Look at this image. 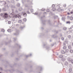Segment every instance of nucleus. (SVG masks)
Returning a JSON list of instances; mask_svg holds the SVG:
<instances>
[{"label":"nucleus","instance_id":"nucleus-1","mask_svg":"<svg viewBox=\"0 0 73 73\" xmlns=\"http://www.w3.org/2000/svg\"><path fill=\"white\" fill-rule=\"evenodd\" d=\"M0 15L1 16H3V17H4L5 19H7L8 17V15L7 13H5L4 14L1 13Z\"/></svg>","mask_w":73,"mask_h":73},{"label":"nucleus","instance_id":"nucleus-2","mask_svg":"<svg viewBox=\"0 0 73 73\" xmlns=\"http://www.w3.org/2000/svg\"><path fill=\"white\" fill-rule=\"evenodd\" d=\"M45 17V15H44L42 16L41 17L40 19V21H42V24H43V25H45V21H46L45 20L43 21V20H42V19H43V18H44Z\"/></svg>","mask_w":73,"mask_h":73},{"label":"nucleus","instance_id":"nucleus-3","mask_svg":"<svg viewBox=\"0 0 73 73\" xmlns=\"http://www.w3.org/2000/svg\"><path fill=\"white\" fill-rule=\"evenodd\" d=\"M15 46H17V47L18 48V49H17V50L16 51V53H18V52H19V51H18L19 50V49H20V48H21V46L17 43H16L15 44Z\"/></svg>","mask_w":73,"mask_h":73},{"label":"nucleus","instance_id":"nucleus-4","mask_svg":"<svg viewBox=\"0 0 73 73\" xmlns=\"http://www.w3.org/2000/svg\"><path fill=\"white\" fill-rule=\"evenodd\" d=\"M19 30H18L16 31V33H14V35L17 36H18V35H19Z\"/></svg>","mask_w":73,"mask_h":73},{"label":"nucleus","instance_id":"nucleus-5","mask_svg":"<svg viewBox=\"0 0 73 73\" xmlns=\"http://www.w3.org/2000/svg\"><path fill=\"white\" fill-rule=\"evenodd\" d=\"M30 0H22L21 1L23 3V4H24V2H26V1H27V2H28Z\"/></svg>","mask_w":73,"mask_h":73},{"label":"nucleus","instance_id":"nucleus-6","mask_svg":"<svg viewBox=\"0 0 73 73\" xmlns=\"http://www.w3.org/2000/svg\"><path fill=\"white\" fill-rule=\"evenodd\" d=\"M52 38H57V37H58V36L57 35L55 36V35H53L52 36Z\"/></svg>","mask_w":73,"mask_h":73},{"label":"nucleus","instance_id":"nucleus-7","mask_svg":"<svg viewBox=\"0 0 73 73\" xmlns=\"http://www.w3.org/2000/svg\"><path fill=\"white\" fill-rule=\"evenodd\" d=\"M46 49L47 50H50V47L46 46Z\"/></svg>","mask_w":73,"mask_h":73},{"label":"nucleus","instance_id":"nucleus-8","mask_svg":"<svg viewBox=\"0 0 73 73\" xmlns=\"http://www.w3.org/2000/svg\"><path fill=\"white\" fill-rule=\"evenodd\" d=\"M72 58L70 57H69L67 58V60L69 62H70V61H71V60H72Z\"/></svg>","mask_w":73,"mask_h":73},{"label":"nucleus","instance_id":"nucleus-9","mask_svg":"<svg viewBox=\"0 0 73 73\" xmlns=\"http://www.w3.org/2000/svg\"><path fill=\"white\" fill-rule=\"evenodd\" d=\"M65 65L66 66H68V62H65L64 63Z\"/></svg>","mask_w":73,"mask_h":73},{"label":"nucleus","instance_id":"nucleus-10","mask_svg":"<svg viewBox=\"0 0 73 73\" xmlns=\"http://www.w3.org/2000/svg\"><path fill=\"white\" fill-rule=\"evenodd\" d=\"M69 71L70 72H71V73H72V69L71 68H70L69 69Z\"/></svg>","mask_w":73,"mask_h":73},{"label":"nucleus","instance_id":"nucleus-11","mask_svg":"<svg viewBox=\"0 0 73 73\" xmlns=\"http://www.w3.org/2000/svg\"><path fill=\"white\" fill-rule=\"evenodd\" d=\"M25 27V26H21L20 27V29L21 30H22Z\"/></svg>","mask_w":73,"mask_h":73},{"label":"nucleus","instance_id":"nucleus-12","mask_svg":"<svg viewBox=\"0 0 73 73\" xmlns=\"http://www.w3.org/2000/svg\"><path fill=\"white\" fill-rule=\"evenodd\" d=\"M17 6L18 7H19L20 6V3H18L17 4Z\"/></svg>","mask_w":73,"mask_h":73},{"label":"nucleus","instance_id":"nucleus-13","mask_svg":"<svg viewBox=\"0 0 73 73\" xmlns=\"http://www.w3.org/2000/svg\"><path fill=\"white\" fill-rule=\"evenodd\" d=\"M68 48L69 49H72V46L70 45L68 46Z\"/></svg>","mask_w":73,"mask_h":73},{"label":"nucleus","instance_id":"nucleus-14","mask_svg":"<svg viewBox=\"0 0 73 73\" xmlns=\"http://www.w3.org/2000/svg\"><path fill=\"white\" fill-rule=\"evenodd\" d=\"M27 16V13H25L23 14V16L25 17H26Z\"/></svg>","mask_w":73,"mask_h":73},{"label":"nucleus","instance_id":"nucleus-15","mask_svg":"<svg viewBox=\"0 0 73 73\" xmlns=\"http://www.w3.org/2000/svg\"><path fill=\"white\" fill-rule=\"evenodd\" d=\"M59 58H62L63 57V55H60V56H59Z\"/></svg>","mask_w":73,"mask_h":73},{"label":"nucleus","instance_id":"nucleus-16","mask_svg":"<svg viewBox=\"0 0 73 73\" xmlns=\"http://www.w3.org/2000/svg\"><path fill=\"white\" fill-rule=\"evenodd\" d=\"M70 20H73V17L72 16H71L70 18Z\"/></svg>","mask_w":73,"mask_h":73},{"label":"nucleus","instance_id":"nucleus-17","mask_svg":"<svg viewBox=\"0 0 73 73\" xmlns=\"http://www.w3.org/2000/svg\"><path fill=\"white\" fill-rule=\"evenodd\" d=\"M31 55L32 54H31L29 55H26V57H29V56H31Z\"/></svg>","mask_w":73,"mask_h":73},{"label":"nucleus","instance_id":"nucleus-18","mask_svg":"<svg viewBox=\"0 0 73 73\" xmlns=\"http://www.w3.org/2000/svg\"><path fill=\"white\" fill-rule=\"evenodd\" d=\"M55 7V5L54 4H53L52 5V9H53V8H54V7Z\"/></svg>","mask_w":73,"mask_h":73},{"label":"nucleus","instance_id":"nucleus-19","mask_svg":"<svg viewBox=\"0 0 73 73\" xmlns=\"http://www.w3.org/2000/svg\"><path fill=\"white\" fill-rule=\"evenodd\" d=\"M68 38H72V36L71 35H69L68 36Z\"/></svg>","mask_w":73,"mask_h":73},{"label":"nucleus","instance_id":"nucleus-20","mask_svg":"<svg viewBox=\"0 0 73 73\" xmlns=\"http://www.w3.org/2000/svg\"><path fill=\"white\" fill-rule=\"evenodd\" d=\"M18 17L19 18V19H21V16L20 15H18Z\"/></svg>","mask_w":73,"mask_h":73},{"label":"nucleus","instance_id":"nucleus-21","mask_svg":"<svg viewBox=\"0 0 73 73\" xmlns=\"http://www.w3.org/2000/svg\"><path fill=\"white\" fill-rule=\"evenodd\" d=\"M15 6H14L13 5H12L11 6V7L12 8H15Z\"/></svg>","mask_w":73,"mask_h":73},{"label":"nucleus","instance_id":"nucleus-22","mask_svg":"<svg viewBox=\"0 0 73 73\" xmlns=\"http://www.w3.org/2000/svg\"><path fill=\"white\" fill-rule=\"evenodd\" d=\"M70 62H71V64H73V59H72L71 60V61H70Z\"/></svg>","mask_w":73,"mask_h":73},{"label":"nucleus","instance_id":"nucleus-23","mask_svg":"<svg viewBox=\"0 0 73 73\" xmlns=\"http://www.w3.org/2000/svg\"><path fill=\"white\" fill-rule=\"evenodd\" d=\"M1 32H5V30L4 29H2L1 30Z\"/></svg>","mask_w":73,"mask_h":73},{"label":"nucleus","instance_id":"nucleus-24","mask_svg":"<svg viewBox=\"0 0 73 73\" xmlns=\"http://www.w3.org/2000/svg\"><path fill=\"white\" fill-rule=\"evenodd\" d=\"M70 23V21H67L66 22V24H69Z\"/></svg>","mask_w":73,"mask_h":73},{"label":"nucleus","instance_id":"nucleus-25","mask_svg":"<svg viewBox=\"0 0 73 73\" xmlns=\"http://www.w3.org/2000/svg\"><path fill=\"white\" fill-rule=\"evenodd\" d=\"M11 3H13H13H15V1L13 0H12L11 1Z\"/></svg>","mask_w":73,"mask_h":73},{"label":"nucleus","instance_id":"nucleus-26","mask_svg":"<svg viewBox=\"0 0 73 73\" xmlns=\"http://www.w3.org/2000/svg\"><path fill=\"white\" fill-rule=\"evenodd\" d=\"M67 29V28H66V27H64L63 28V29L64 30V31H66V30Z\"/></svg>","mask_w":73,"mask_h":73},{"label":"nucleus","instance_id":"nucleus-27","mask_svg":"<svg viewBox=\"0 0 73 73\" xmlns=\"http://www.w3.org/2000/svg\"><path fill=\"white\" fill-rule=\"evenodd\" d=\"M47 43L46 42L45 43H44V45H43V46H45L46 45H47Z\"/></svg>","mask_w":73,"mask_h":73},{"label":"nucleus","instance_id":"nucleus-28","mask_svg":"<svg viewBox=\"0 0 73 73\" xmlns=\"http://www.w3.org/2000/svg\"><path fill=\"white\" fill-rule=\"evenodd\" d=\"M23 21H27V19H26V18H24L23 19Z\"/></svg>","mask_w":73,"mask_h":73},{"label":"nucleus","instance_id":"nucleus-29","mask_svg":"<svg viewBox=\"0 0 73 73\" xmlns=\"http://www.w3.org/2000/svg\"><path fill=\"white\" fill-rule=\"evenodd\" d=\"M48 24L50 25H50L51 24L50 21V20H49L48 21Z\"/></svg>","mask_w":73,"mask_h":73},{"label":"nucleus","instance_id":"nucleus-30","mask_svg":"<svg viewBox=\"0 0 73 73\" xmlns=\"http://www.w3.org/2000/svg\"><path fill=\"white\" fill-rule=\"evenodd\" d=\"M15 13L13 12H12V13H11V15H14Z\"/></svg>","mask_w":73,"mask_h":73},{"label":"nucleus","instance_id":"nucleus-31","mask_svg":"<svg viewBox=\"0 0 73 73\" xmlns=\"http://www.w3.org/2000/svg\"><path fill=\"white\" fill-rule=\"evenodd\" d=\"M70 53H73V50H70Z\"/></svg>","mask_w":73,"mask_h":73},{"label":"nucleus","instance_id":"nucleus-32","mask_svg":"<svg viewBox=\"0 0 73 73\" xmlns=\"http://www.w3.org/2000/svg\"><path fill=\"white\" fill-rule=\"evenodd\" d=\"M44 35L42 33H40V37H41L42 36H44Z\"/></svg>","mask_w":73,"mask_h":73},{"label":"nucleus","instance_id":"nucleus-33","mask_svg":"<svg viewBox=\"0 0 73 73\" xmlns=\"http://www.w3.org/2000/svg\"><path fill=\"white\" fill-rule=\"evenodd\" d=\"M30 11L31 13L33 12V9H31Z\"/></svg>","mask_w":73,"mask_h":73},{"label":"nucleus","instance_id":"nucleus-34","mask_svg":"<svg viewBox=\"0 0 73 73\" xmlns=\"http://www.w3.org/2000/svg\"><path fill=\"white\" fill-rule=\"evenodd\" d=\"M3 11H5V8H3Z\"/></svg>","mask_w":73,"mask_h":73},{"label":"nucleus","instance_id":"nucleus-35","mask_svg":"<svg viewBox=\"0 0 73 73\" xmlns=\"http://www.w3.org/2000/svg\"><path fill=\"white\" fill-rule=\"evenodd\" d=\"M13 38L14 40V41H15L17 40V38Z\"/></svg>","mask_w":73,"mask_h":73},{"label":"nucleus","instance_id":"nucleus-36","mask_svg":"<svg viewBox=\"0 0 73 73\" xmlns=\"http://www.w3.org/2000/svg\"><path fill=\"white\" fill-rule=\"evenodd\" d=\"M11 21H9L8 22V24H11Z\"/></svg>","mask_w":73,"mask_h":73},{"label":"nucleus","instance_id":"nucleus-37","mask_svg":"<svg viewBox=\"0 0 73 73\" xmlns=\"http://www.w3.org/2000/svg\"><path fill=\"white\" fill-rule=\"evenodd\" d=\"M18 22L19 23H21V22H22V21H21V20H19L18 21Z\"/></svg>","mask_w":73,"mask_h":73},{"label":"nucleus","instance_id":"nucleus-38","mask_svg":"<svg viewBox=\"0 0 73 73\" xmlns=\"http://www.w3.org/2000/svg\"><path fill=\"white\" fill-rule=\"evenodd\" d=\"M66 47L65 46H64V47H63V49H66Z\"/></svg>","mask_w":73,"mask_h":73},{"label":"nucleus","instance_id":"nucleus-39","mask_svg":"<svg viewBox=\"0 0 73 73\" xmlns=\"http://www.w3.org/2000/svg\"><path fill=\"white\" fill-rule=\"evenodd\" d=\"M65 58H63L62 59V61H65Z\"/></svg>","mask_w":73,"mask_h":73},{"label":"nucleus","instance_id":"nucleus-40","mask_svg":"<svg viewBox=\"0 0 73 73\" xmlns=\"http://www.w3.org/2000/svg\"><path fill=\"white\" fill-rule=\"evenodd\" d=\"M61 39L62 40H64V38L63 37H62Z\"/></svg>","mask_w":73,"mask_h":73},{"label":"nucleus","instance_id":"nucleus-41","mask_svg":"<svg viewBox=\"0 0 73 73\" xmlns=\"http://www.w3.org/2000/svg\"><path fill=\"white\" fill-rule=\"evenodd\" d=\"M27 13L28 14H30V13L29 12V11H27Z\"/></svg>","mask_w":73,"mask_h":73},{"label":"nucleus","instance_id":"nucleus-42","mask_svg":"<svg viewBox=\"0 0 73 73\" xmlns=\"http://www.w3.org/2000/svg\"><path fill=\"white\" fill-rule=\"evenodd\" d=\"M35 15H38V13H34Z\"/></svg>","mask_w":73,"mask_h":73},{"label":"nucleus","instance_id":"nucleus-43","mask_svg":"<svg viewBox=\"0 0 73 73\" xmlns=\"http://www.w3.org/2000/svg\"><path fill=\"white\" fill-rule=\"evenodd\" d=\"M40 71H41V70H42V67H40Z\"/></svg>","mask_w":73,"mask_h":73},{"label":"nucleus","instance_id":"nucleus-44","mask_svg":"<svg viewBox=\"0 0 73 73\" xmlns=\"http://www.w3.org/2000/svg\"><path fill=\"white\" fill-rule=\"evenodd\" d=\"M46 11L47 12H49V9H47Z\"/></svg>","mask_w":73,"mask_h":73},{"label":"nucleus","instance_id":"nucleus-45","mask_svg":"<svg viewBox=\"0 0 73 73\" xmlns=\"http://www.w3.org/2000/svg\"><path fill=\"white\" fill-rule=\"evenodd\" d=\"M21 9H22V8H20L19 9V11H21Z\"/></svg>","mask_w":73,"mask_h":73},{"label":"nucleus","instance_id":"nucleus-46","mask_svg":"<svg viewBox=\"0 0 73 73\" xmlns=\"http://www.w3.org/2000/svg\"><path fill=\"white\" fill-rule=\"evenodd\" d=\"M15 13H18V11H17V10H16V11H15Z\"/></svg>","mask_w":73,"mask_h":73},{"label":"nucleus","instance_id":"nucleus-47","mask_svg":"<svg viewBox=\"0 0 73 73\" xmlns=\"http://www.w3.org/2000/svg\"><path fill=\"white\" fill-rule=\"evenodd\" d=\"M64 19L65 18H64V17H62V20H64Z\"/></svg>","mask_w":73,"mask_h":73},{"label":"nucleus","instance_id":"nucleus-48","mask_svg":"<svg viewBox=\"0 0 73 73\" xmlns=\"http://www.w3.org/2000/svg\"><path fill=\"white\" fill-rule=\"evenodd\" d=\"M70 13L71 14H73V11H71L70 12Z\"/></svg>","mask_w":73,"mask_h":73},{"label":"nucleus","instance_id":"nucleus-49","mask_svg":"<svg viewBox=\"0 0 73 73\" xmlns=\"http://www.w3.org/2000/svg\"><path fill=\"white\" fill-rule=\"evenodd\" d=\"M51 46H54V44H51Z\"/></svg>","mask_w":73,"mask_h":73},{"label":"nucleus","instance_id":"nucleus-50","mask_svg":"<svg viewBox=\"0 0 73 73\" xmlns=\"http://www.w3.org/2000/svg\"><path fill=\"white\" fill-rule=\"evenodd\" d=\"M63 52V53H63V54H65V52H64V51H62L61 52Z\"/></svg>","mask_w":73,"mask_h":73},{"label":"nucleus","instance_id":"nucleus-51","mask_svg":"<svg viewBox=\"0 0 73 73\" xmlns=\"http://www.w3.org/2000/svg\"><path fill=\"white\" fill-rule=\"evenodd\" d=\"M70 66L71 68H72V64H70Z\"/></svg>","mask_w":73,"mask_h":73},{"label":"nucleus","instance_id":"nucleus-52","mask_svg":"<svg viewBox=\"0 0 73 73\" xmlns=\"http://www.w3.org/2000/svg\"><path fill=\"white\" fill-rule=\"evenodd\" d=\"M40 10L42 11H44V9L42 10V9H41L40 10Z\"/></svg>","mask_w":73,"mask_h":73},{"label":"nucleus","instance_id":"nucleus-53","mask_svg":"<svg viewBox=\"0 0 73 73\" xmlns=\"http://www.w3.org/2000/svg\"><path fill=\"white\" fill-rule=\"evenodd\" d=\"M0 69L1 70H3V69L1 67H0Z\"/></svg>","mask_w":73,"mask_h":73},{"label":"nucleus","instance_id":"nucleus-54","mask_svg":"<svg viewBox=\"0 0 73 73\" xmlns=\"http://www.w3.org/2000/svg\"><path fill=\"white\" fill-rule=\"evenodd\" d=\"M63 6L64 7H66V4L64 5H63Z\"/></svg>","mask_w":73,"mask_h":73},{"label":"nucleus","instance_id":"nucleus-55","mask_svg":"<svg viewBox=\"0 0 73 73\" xmlns=\"http://www.w3.org/2000/svg\"><path fill=\"white\" fill-rule=\"evenodd\" d=\"M7 4V3H6V2H5L4 3V5H5V4Z\"/></svg>","mask_w":73,"mask_h":73},{"label":"nucleus","instance_id":"nucleus-56","mask_svg":"<svg viewBox=\"0 0 73 73\" xmlns=\"http://www.w3.org/2000/svg\"><path fill=\"white\" fill-rule=\"evenodd\" d=\"M5 45H7V44H8V43L7 42H5Z\"/></svg>","mask_w":73,"mask_h":73},{"label":"nucleus","instance_id":"nucleus-57","mask_svg":"<svg viewBox=\"0 0 73 73\" xmlns=\"http://www.w3.org/2000/svg\"><path fill=\"white\" fill-rule=\"evenodd\" d=\"M57 63H58V64H60V62H58V61H57Z\"/></svg>","mask_w":73,"mask_h":73},{"label":"nucleus","instance_id":"nucleus-58","mask_svg":"<svg viewBox=\"0 0 73 73\" xmlns=\"http://www.w3.org/2000/svg\"><path fill=\"white\" fill-rule=\"evenodd\" d=\"M41 13H42V12H40L39 13V15L40 16V15H41Z\"/></svg>","mask_w":73,"mask_h":73},{"label":"nucleus","instance_id":"nucleus-59","mask_svg":"<svg viewBox=\"0 0 73 73\" xmlns=\"http://www.w3.org/2000/svg\"><path fill=\"white\" fill-rule=\"evenodd\" d=\"M60 23V21H59L58 22V23L57 24V25H59V23Z\"/></svg>","mask_w":73,"mask_h":73},{"label":"nucleus","instance_id":"nucleus-60","mask_svg":"<svg viewBox=\"0 0 73 73\" xmlns=\"http://www.w3.org/2000/svg\"><path fill=\"white\" fill-rule=\"evenodd\" d=\"M56 33H58V31H56Z\"/></svg>","mask_w":73,"mask_h":73},{"label":"nucleus","instance_id":"nucleus-61","mask_svg":"<svg viewBox=\"0 0 73 73\" xmlns=\"http://www.w3.org/2000/svg\"><path fill=\"white\" fill-rule=\"evenodd\" d=\"M7 2H8V3H10V1H7Z\"/></svg>","mask_w":73,"mask_h":73},{"label":"nucleus","instance_id":"nucleus-62","mask_svg":"<svg viewBox=\"0 0 73 73\" xmlns=\"http://www.w3.org/2000/svg\"><path fill=\"white\" fill-rule=\"evenodd\" d=\"M6 62L7 64H8V62L7 61H6Z\"/></svg>","mask_w":73,"mask_h":73},{"label":"nucleus","instance_id":"nucleus-63","mask_svg":"<svg viewBox=\"0 0 73 73\" xmlns=\"http://www.w3.org/2000/svg\"><path fill=\"white\" fill-rule=\"evenodd\" d=\"M13 54H12V55L11 56V57H13Z\"/></svg>","mask_w":73,"mask_h":73},{"label":"nucleus","instance_id":"nucleus-64","mask_svg":"<svg viewBox=\"0 0 73 73\" xmlns=\"http://www.w3.org/2000/svg\"><path fill=\"white\" fill-rule=\"evenodd\" d=\"M67 15H70V13H67Z\"/></svg>","mask_w":73,"mask_h":73}]
</instances>
